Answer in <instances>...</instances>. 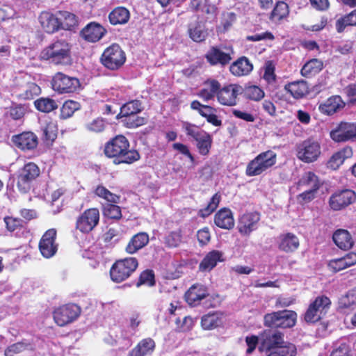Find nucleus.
<instances>
[{
  "label": "nucleus",
  "mask_w": 356,
  "mask_h": 356,
  "mask_svg": "<svg viewBox=\"0 0 356 356\" xmlns=\"http://www.w3.org/2000/svg\"><path fill=\"white\" fill-rule=\"evenodd\" d=\"M51 84L53 89L59 93L74 92L81 87L78 79L67 76L61 72L55 74Z\"/></svg>",
  "instance_id": "f8f14e48"
},
{
  "label": "nucleus",
  "mask_w": 356,
  "mask_h": 356,
  "mask_svg": "<svg viewBox=\"0 0 356 356\" xmlns=\"http://www.w3.org/2000/svg\"><path fill=\"white\" fill-rule=\"evenodd\" d=\"M45 139L48 141H54L57 137L58 129L55 122H50L43 129Z\"/></svg>",
  "instance_id": "bf43d9fd"
},
{
  "label": "nucleus",
  "mask_w": 356,
  "mask_h": 356,
  "mask_svg": "<svg viewBox=\"0 0 356 356\" xmlns=\"http://www.w3.org/2000/svg\"><path fill=\"white\" fill-rule=\"evenodd\" d=\"M99 211L96 208L86 210L76 220V229L83 233L91 232L98 224Z\"/></svg>",
  "instance_id": "a211bd4d"
},
{
  "label": "nucleus",
  "mask_w": 356,
  "mask_h": 356,
  "mask_svg": "<svg viewBox=\"0 0 356 356\" xmlns=\"http://www.w3.org/2000/svg\"><path fill=\"white\" fill-rule=\"evenodd\" d=\"M221 323V315L218 313L208 314L202 317L201 325L204 330L214 329Z\"/></svg>",
  "instance_id": "37998d69"
},
{
  "label": "nucleus",
  "mask_w": 356,
  "mask_h": 356,
  "mask_svg": "<svg viewBox=\"0 0 356 356\" xmlns=\"http://www.w3.org/2000/svg\"><path fill=\"white\" fill-rule=\"evenodd\" d=\"M34 104L38 111L44 113H49L58 108L56 102L50 98H40Z\"/></svg>",
  "instance_id": "09e8293b"
},
{
  "label": "nucleus",
  "mask_w": 356,
  "mask_h": 356,
  "mask_svg": "<svg viewBox=\"0 0 356 356\" xmlns=\"http://www.w3.org/2000/svg\"><path fill=\"white\" fill-rule=\"evenodd\" d=\"M297 314L291 310H283L267 314L264 316V324L270 327L289 328L296 323Z\"/></svg>",
  "instance_id": "20e7f679"
},
{
  "label": "nucleus",
  "mask_w": 356,
  "mask_h": 356,
  "mask_svg": "<svg viewBox=\"0 0 356 356\" xmlns=\"http://www.w3.org/2000/svg\"><path fill=\"white\" fill-rule=\"evenodd\" d=\"M83 38L91 42L99 40L106 33V30L99 24L91 22L82 31Z\"/></svg>",
  "instance_id": "bb28decb"
},
{
  "label": "nucleus",
  "mask_w": 356,
  "mask_h": 356,
  "mask_svg": "<svg viewBox=\"0 0 356 356\" xmlns=\"http://www.w3.org/2000/svg\"><path fill=\"white\" fill-rule=\"evenodd\" d=\"M14 145L23 151L31 150L38 145V138L32 132H24L13 137Z\"/></svg>",
  "instance_id": "393cba45"
},
{
  "label": "nucleus",
  "mask_w": 356,
  "mask_h": 356,
  "mask_svg": "<svg viewBox=\"0 0 356 356\" xmlns=\"http://www.w3.org/2000/svg\"><path fill=\"white\" fill-rule=\"evenodd\" d=\"M142 111L141 104L138 100L130 101L120 108V115L122 117H128L129 115L137 114Z\"/></svg>",
  "instance_id": "49530a36"
},
{
  "label": "nucleus",
  "mask_w": 356,
  "mask_h": 356,
  "mask_svg": "<svg viewBox=\"0 0 356 356\" xmlns=\"http://www.w3.org/2000/svg\"><path fill=\"white\" fill-rule=\"evenodd\" d=\"M106 126L104 119L97 118L86 124V127L88 131L95 133L102 132Z\"/></svg>",
  "instance_id": "4d7b16f0"
},
{
  "label": "nucleus",
  "mask_w": 356,
  "mask_h": 356,
  "mask_svg": "<svg viewBox=\"0 0 356 356\" xmlns=\"http://www.w3.org/2000/svg\"><path fill=\"white\" fill-rule=\"evenodd\" d=\"M106 156L114 159L116 164H131L140 159L139 153L129 148V142L124 136H115L108 142L104 148Z\"/></svg>",
  "instance_id": "f257e3e1"
},
{
  "label": "nucleus",
  "mask_w": 356,
  "mask_h": 356,
  "mask_svg": "<svg viewBox=\"0 0 356 356\" xmlns=\"http://www.w3.org/2000/svg\"><path fill=\"white\" fill-rule=\"evenodd\" d=\"M245 96L253 101H259L264 97V92L257 86H250L245 88Z\"/></svg>",
  "instance_id": "5fc2aeb1"
},
{
  "label": "nucleus",
  "mask_w": 356,
  "mask_h": 356,
  "mask_svg": "<svg viewBox=\"0 0 356 356\" xmlns=\"http://www.w3.org/2000/svg\"><path fill=\"white\" fill-rule=\"evenodd\" d=\"M330 137L335 143L356 141V123L341 122L330 131Z\"/></svg>",
  "instance_id": "6e6552de"
},
{
  "label": "nucleus",
  "mask_w": 356,
  "mask_h": 356,
  "mask_svg": "<svg viewBox=\"0 0 356 356\" xmlns=\"http://www.w3.org/2000/svg\"><path fill=\"white\" fill-rule=\"evenodd\" d=\"M154 284V276L152 270H145L143 271L140 276L138 282L137 283V286H139L142 284H145L147 286H152Z\"/></svg>",
  "instance_id": "0e129e2a"
},
{
  "label": "nucleus",
  "mask_w": 356,
  "mask_h": 356,
  "mask_svg": "<svg viewBox=\"0 0 356 356\" xmlns=\"http://www.w3.org/2000/svg\"><path fill=\"white\" fill-rule=\"evenodd\" d=\"M302 191V193L298 195L297 200L300 203L304 204L314 200L318 190L305 189Z\"/></svg>",
  "instance_id": "e2e57ef3"
},
{
  "label": "nucleus",
  "mask_w": 356,
  "mask_h": 356,
  "mask_svg": "<svg viewBox=\"0 0 356 356\" xmlns=\"http://www.w3.org/2000/svg\"><path fill=\"white\" fill-rule=\"evenodd\" d=\"M80 108V104L79 102L73 100L66 101L60 111V116L62 118L66 119L71 117L74 113Z\"/></svg>",
  "instance_id": "3c124183"
},
{
  "label": "nucleus",
  "mask_w": 356,
  "mask_h": 356,
  "mask_svg": "<svg viewBox=\"0 0 356 356\" xmlns=\"http://www.w3.org/2000/svg\"><path fill=\"white\" fill-rule=\"evenodd\" d=\"M345 106V102L339 95H334L327 99L318 106V110L323 114L331 115L340 111Z\"/></svg>",
  "instance_id": "b1692460"
},
{
  "label": "nucleus",
  "mask_w": 356,
  "mask_h": 356,
  "mask_svg": "<svg viewBox=\"0 0 356 356\" xmlns=\"http://www.w3.org/2000/svg\"><path fill=\"white\" fill-rule=\"evenodd\" d=\"M57 13L60 29L71 30L77 25L78 21L74 14L66 10Z\"/></svg>",
  "instance_id": "e433bc0d"
},
{
  "label": "nucleus",
  "mask_w": 356,
  "mask_h": 356,
  "mask_svg": "<svg viewBox=\"0 0 356 356\" xmlns=\"http://www.w3.org/2000/svg\"><path fill=\"white\" fill-rule=\"evenodd\" d=\"M220 196L218 193H216L211 197V199L209 201L207 206L205 208L200 210V215L203 218H205V217H207L208 216H209L218 207V206L220 203Z\"/></svg>",
  "instance_id": "864d4df0"
},
{
  "label": "nucleus",
  "mask_w": 356,
  "mask_h": 356,
  "mask_svg": "<svg viewBox=\"0 0 356 356\" xmlns=\"http://www.w3.org/2000/svg\"><path fill=\"white\" fill-rule=\"evenodd\" d=\"M101 60L106 68L115 70L124 63L126 56L118 44H113L104 51Z\"/></svg>",
  "instance_id": "0eeeda50"
},
{
  "label": "nucleus",
  "mask_w": 356,
  "mask_h": 356,
  "mask_svg": "<svg viewBox=\"0 0 356 356\" xmlns=\"http://www.w3.org/2000/svg\"><path fill=\"white\" fill-rule=\"evenodd\" d=\"M71 49L65 40H57L43 49L40 58L54 65H68L72 63Z\"/></svg>",
  "instance_id": "f03ea898"
},
{
  "label": "nucleus",
  "mask_w": 356,
  "mask_h": 356,
  "mask_svg": "<svg viewBox=\"0 0 356 356\" xmlns=\"http://www.w3.org/2000/svg\"><path fill=\"white\" fill-rule=\"evenodd\" d=\"M129 12L124 7L115 8L108 15L110 22L113 25L126 24L129 19Z\"/></svg>",
  "instance_id": "58836bf2"
},
{
  "label": "nucleus",
  "mask_w": 356,
  "mask_h": 356,
  "mask_svg": "<svg viewBox=\"0 0 356 356\" xmlns=\"http://www.w3.org/2000/svg\"><path fill=\"white\" fill-rule=\"evenodd\" d=\"M188 32L190 38L196 42L204 40L208 35L204 24L199 22L191 24Z\"/></svg>",
  "instance_id": "ea45409f"
},
{
  "label": "nucleus",
  "mask_w": 356,
  "mask_h": 356,
  "mask_svg": "<svg viewBox=\"0 0 356 356\" xmlns=\"http://www.w3.org/2000/svg\"><path fill=\"white\" fill-rule=\"evenodd\" d=\"M138 265V261L134 257L117 261L110 270L111 280L117 283L125 280L136 270Z\"/></svg>",
  "instance_id": "39448f33"
},
{
  "label": "nucleus",
  "mask_w": 356,
  "mask_h": 356,
  "mask_svg": "<svg viewBox=\"0 0 356 356\" xmlns=\"http://www.w3.org/2000/svg\"><path fill=\"white\" fill-rule=\"evenodd\" d=\"M197 238L201 245H207L211 239L209 228L204 227L200 229L197 233Z\"/></svg>",
  "instance_id": "774afa93"
},
{
  "label": "nucleus",
  "mask_w": 356,
  "mask_h": 356,
  "mask_svg": "<svg viewBox=\"0 0 356 356\" xmlns=\"http://www.w3.org/2000/svg\"><path fill=\"white\" fill-rule=\"evenodd\" d=\"M181 241V234L179 230L168 234L165 238V243L169 247H177Z\"/></svg>",
  "instance_id": "052dcab7"
},
{
  "label": "nucleus",
  "mask_w": 356,
  "mask_h": 356,
  "mask_svg": "<svg viewBox=\"0 0 356 356\" xmlns=\"http://www.w3.org/2000/svg\"><path fill=\"white\" fill-rule=\"evenodd\" d=\"M353 149L350 146H346L334 152L327 162V168L332 170H338L343 165L346 159L353 156Z\"/></svg>",
  "instance_id": "4be33fe9"
},
{
  "label": "nucleus",
  "mask_w": 356,
  "mask_h": 356,
  "mask_svg": "<svg viewBox=\"0 0 356 356\" xmlns=\"http://www.w3.org/2000/svg\"><path fill=\"white\" fill-rule=\"evenodd\" d=\"M259 220V214L257 212L244 213L241 216L238 220V232L242 235H249L257 228Z\"/></svg>",
  "instance_id": "aec40b11"
},
{
  "label": "nucleus",
  "mask_w": 356,
  "mask_h": 356,
  "mask_svg": "<svg viewBox=\"0 0 356 356\" xmlns=\"http://www.w3.org/2000/svg\"><path fill=\"white\" fill-rule=\"evenodd\" d=\"M223 261V254L219 250H212L207 253L199 265L202 272H209L214 268L218 262Z\"/></svg>",
  "instance_id": "cd10ccee"
},
{
  "label": "nucleus",
  "mask_w": 356,
  "mask_h": 356,
  "mask_svg": "<svg viewBox=\"0 0 356 356\" xmlns=\"http://www.w3.org/2000/svg\"><path fill=\"white\" fill-rule=\"evenodd\" d=\"M220 83L216 79H208L204 83L203 87L197 93V96L203 101L208 102L217 98Z\"/></svg>",
  "instance_id": "a878e982"
},
{
  "label": "nucleus",
  "mask_w": 356,
  "mask_h": 356,
  "mask_svg": "<svg viewBox=\"0 0 356 356\" xmlns=\"http://www.w3.org/2000/svg\"><path fill=\"white\" fill-rule=\"evenodd\" d=\"M328 267L334 273L347 268L343 257L330 260L328 263Z\"/></svg>",
  "instance_id": "69168bd1"
},
{
  "label": "nucleus",
  "mask_w": 356,
  "mask_h": 356,
  "mask_svg": "<svg viewBox=\"0 0 356 356\" xmlns=\"http://www.w3.org/2000/svg\"><path fill=\"white\" fill-rule=\"evenodd\" d=\"M81 313L80 307L75 304H68L57 308L54 312V319L59 326H64L75 321Z\"/></svg>",
  "instance_id": "2eb2a0df"
},
{
  "label": "nucleus",
  "mask_w": 356,
  "mask_h": 356,
  "mask_svg": "<svg viewBox=\"0 0 356 356\" xmlns=\"http://www.w3.org/2000/svg\"><path fill=\"white\" fill-rule=\"evenodd\" d=\"M332 239L336 245L341 250H349L353 244V240L350 234L346 229H338L332 236Z\"/></svg>",
  "instance_id": "2f4dec72"
},
{
  "label": "nucleus",
  "mask_w": 356,
  "mask_h": 356,
  "mask_svg": "<svg viewBox=\"0 0 356 356\" xmlns=\"http://www.w3.org/2000/svg\"><path fill=\"white\" fill-rule=\"evenodd\" d=\"M289 14V8L284 1H278L270 14V19L278 22L286 19Z\"/></svg>",
  "instance_id": "a19ab883"
},
{
  "label": "nucleus",
  "mask_w": 356,
  "mask_h": 356,
  "mask_svg": "<svg viewBox=\"0 0 356 356\" xmlns=\"http://www.w3.org/2000/svg\"><path fill=\"white\" fill-rule=\"evenodd\" d=\"M322 61L318 59H312L306 63L301 69V74L306 77L312 76L318 74L323 69Z\"/></svg>",
  "instance_id": "79ce46f5"
},
{
  "label": "nucleus",
  "mask_w": 356,
  "mask_h": 356,
  "mask_svg": "<svg viewBox=\"0 0 356 356\" xmlns=\"http://www.w3.org/2000/svg\"><path fill=\"white\" fill-rule=\"evenodd\" d=\"M209 295L206 286L202 284H193L185 293L186 301L191 306L198 305L201 300Z\"/></svg>",
  "instance_id": "5701e85b"
},
{
  "label": "nucleus",
  "mask_w": 356,
  "mask_h": 356,
  "mask_svg": "<svg viewBox=\"0 0 356 356\" xmlns=\"http://www.w3.org/2000/svg\"><path fill=\"white\" fill-rule=\"evenodd\" d=\"M277 155L271 150H268L258 154L251 161L246 168L248 176L261 175L276 163Z\"/></svg>",
  "instance_id": "7ed1b4c3"
},
{
  "label": "nucleus",
  "mask_w": 356,
  "mask_h": 356,
  "mask_svg": "<svg viewBox=\"0 0 356 356\" xmlns=\"http://www.w3.org/2000/svg\"><path fill=\"white\" fill-rule=\"evenodd\" d=\"M183 128L186 135L191 136L195 140L198 139V138H200L202 134L206 132L197 126L187 122L184 123Z\"/></svg>",
  "instance_id": "6e6d98bb"
},
{
  "label": "nucleus",
  "mask_w": 356,
  "mask_h": 356,
  "mask_svg": "<svg viewBox=\"0 0 356 356\" xmlns=\"http://www.w3.org/2000/svg\"><path fill=\"white\" fill-rule=\"evenodd\" d=\"M195 141L199 153L203 156L209 154L212 144L211 136L205 132Z\"/></svg>",
  "instance_id": "a18cd8bd"
},
{
  "label": "nucleus",
  "mask_w": 356,
  "mask_h": 356,
  "mask_svg": "<svg viewBox=\"0 0 356 356\" xmlns=\"http://www.w3.org/2000/svg\"><path fill=\"white\" fill-rule=\"evenodd\" d=\"M300 243L298 238L292 233L281 234L278 238V247L285 252H292L297 250Z\"/></svg>",
  "instance_id": "7c9ffc66"
},
{
  "label": "nucleus",
  "mask_w": 356,
  "mask_h": 356,
  "mask_svg": "<svg viewBox=\"0 0 356 356\" xmlns=\"http://www.w3.org/2000/svg\"><path fill=\"white\" fill-rule=\"evenodd\" d=\"M39 22L42 29L47 33H54L60 29L58 13H41L39 16Z\"/></svg>",
  "instance_id": "412c9836"
},
{
  "label": "nucleus",
  "mask_w": 356,
  "mask_h": 356,
  "mask_svg": "<svg viewBox=\"0 0 356 356\" xmlns=\"http://www.w3.org/2000/svg\"><path fill=\"white\" fill-rule=\"evenodd\" d=\"M40 175V169L34 163H28L19 170L17 186L22 193L27 192L31 188V183Z\"/></svg>",
  "instance_id": "ddd939ff"
},
{
  "label": "nucleus",
  "mask_w": 356,
  "mask_h": 356,
  "mask_svg": "<svg viewBox=\"0 0 356 356\" xmlns=\"http://www.w3.org/2000/svg\"><path fill=\"white\" fill-rule=\"evenodd\" d=\"M234 51L232 46L220 45L212 47L207 53L206 58L212 65L228 64L233 58Z\"/></svg>",
  "instance_id": "9d476101"
},
{
  "label": "nucleus",
  "mask_w": 356,
  "mask_h": 356,
  "mask_svg": "<svg viewBox=\"0 0 356 356\" xmlns=\"http://www.w3.org/2000/svg\"><path fill=\"white\" fill-rule=\"evenodd\" d=\"M348 26H356V9L336 22V29L339 33L343 32Z\"/></svg>",
  "instance_id": "de8ad7c7"
},
{
  "label": "nucleus",
  "mask_w": 356,
  "mask_h": 356,
  "mask_svg": "<svg viewBox=\"0 0 356 356\" xmlns=\"http://www.w3.org/2000/svg\"><path fill=\"white\" fill-rule=\"evenodd\" d=\"M115 203L108 204L104 207V215L112 219H120L122 217L121 209Z\"/></svg>",
  "instance_id": "13d9d810"
},
{
  "label": "nucleus",
  "mask_w": 356,
  "mask_h": 356,
  "mask_svg": "<svg viewBox=\"0 0 356 356\" xmlns=\"http://www.w3.org/2000/svg\"><path fill=\"white\" fill-rule=\"evenodd\" d=\"M339 307L344 312L356 308V289L350 290L339 300Z\"/></svg>",
  "instance_id": "c9c22d12"
},
{
  "label": "nucleus",
  "mask_w": 356,
  "mask_h": 356,
  "mask_svg": "<svg viewBox=\"0 0 356 356\" xmlns=\"http://www.w3.org/2000/svg\"><path fill=\"white\" fill-rule=\"evenodd\" d=\"M231 73L236 76H242L248 74L252 70V65L245 57L238 59L233 63L229 67Z\"/></svg>",
  "instance_id": "f704fd0d"
},
{
  "label": "nucleus",
  "mask_w": 356,
  "mask_h": 356,
  "mask_svg": "<svg viewBox=\"0 0 356 356\" xmlns=\"http://www.w3.org/2000/svg\"><path fill=\"white\" fill-rule=\"evenodd\" d=\"M321 154V147L317 140L307 139L297 145V158L304 163H313L318 160Z\"/></svg>",
  "instance_id": "423d86ee"
},
{
  "label": "nucleus",
  "mask_w": 356,
  "mask_h": 356,
  "mask_svg": "<svg viewBox=\"0 0 356 356\" xmlns=\"http://www.w3.org/2000/svg\"><path fill=\"white\" fill-rule=\"evenodd\" d=\"M149 242V236L145 232H140L134 235L126 247L129 254H134L145 247Z\"/></svg>",
  "instance_id": "72a5a7b5"
},
{
  "label": "nucleus",
  "mask_w": 356,
  "mask_h": 356,
  "mask_svg": "<svg viewBox=\"0 0 356 356\" xmlns=\"http://www.w3.org/2000/svg\"><path fill=\"white\" fill-rule=\"evenodd\" d=\"M243 91L242 86L238 84L231 83L223 87L220 86L217 101L220 105L234 106L237 104L238 97Z\"/></svg>",
  "instance_id": "4468645a"
},
{
  "label": "nucleus",
  "mask_w": 356,
  "mask_h": 356,
  "mask_svg": "<svg viewBox=\"0 0 356 356\" xmlns=\"http://www.w3.org/2000/svg\"><path fill=\"white\" fill-rule=\"evenodd\" d=\"M95 194L111 203H118L120 199V196L111 193L102 185L97 186L95 190Z\"/></svg>",
  "instance_id": "8fccbe9b"
},
{
  "label": "nucleus",
  "mask_w": 356,
  "mask_h": 356,
  "mask_svg": "<svg viewBox=\"0 0 356 356\" xmlns=\"http://www.w3.org/2000/svg\"><path fill=\"white\" fill-rule=\"evenodd\" d=\"M30 80L31 77L28 75H24L17 79V86L14 89V93L19 99H31L40 95V88Z\"/></svg>",
  "instance_id": "1a4fd4ad"
},
{
  "label": "nucleus",
  "mask_w": 356,
  "mask_h": 356,
  "mask_svg": "<svg viewBox=\"0 0 356 356\" xmlns=\"http://www.w3.org/2000/svg\"><path fill=\"white\" fill-rule=\"evenodd\" d=\"M191 108L193 110L197 111L199 114L206 118L207 115L216 113V110L213 107L208 105L202 104L200 102L195 100L191 104Z\"/></svg>",
  "instance_id": "603ef678"
},
{
  "label": "nucleus",
  "mask_w": 356,
  "mask_h": 356,
  "mask_svg": "<svg viewBox=\"0 0 356 356\" xmlns=\"http://www.w3.org/2000/svg\"><path fill=\"white\" fill-rule=\"evenodd\" d=\"M29 345L22 342L14 343L8 347L5 350V356H14L15 354L19 353L24 350L28 349Z\"/></svg>",
  "instance_id": "680f3d73"
},
{
  "label": "nucleus",
  "mask_w": 356,
  "mask_h": 356,
  "mask_svg": "<svg viewBox=\"0 0 356 356\" xmlns=\"http://www.w3.org/2000/svg\"><path fill=\"white\" fill-rule=\"evenodd\" d=\"M284 343L283 335L276 330H265L259 335V350L261 352H269Z\"/></svg>",
  "instance_id": "f3484780"
},
{
  "label": "nucleus",
  "mask_w": 356,
  "mask_h": 356,
  "mask_svg": "<svg viewBox=\"0 0 356 356\" xmlns=\"http://www.w3.org/2000/svg\"><path fill=\"white\" fill-rule=\"evenodd\" d=\"M356 201V193L350 189L338 191L329 198V206L333 211H341Z\"/></svg>",
  "instance_id": "dca6fc26"
},
{
  "label": "nucleus",
  "mask_w": 356,
  "mask_h": 356,
  "mask_svg": "<svg viewBox=\"0 0 356 356\" xmlns=\"http://www.w3.org/2000/svg\"><path fill=\"white\" fill-rule=\"evenodd\" d=\"M215 225L224 229H230L234 226V219L232 211L227 208L219 210L214 217Z\"/></svg>",
  "instance_id": "c756f323"
},
{
  "label": "nucleus",
  "mask_w": 356,
  "mask_h": 356,
  "mask_svg": "<svg viewBox=\"0 0 356 356\" xmlns=\"http://www.w3.org/2000/svg\"><path fill=\"white\" fill-rule=\"evenodd\" d=\"M296 353L297 350L294 344L284 341L282 345H280L275 350H271L268 356H296Z\"/></svg>",
  "instance_id": "c03bdc74"
},
{
  "label": "nucleus",
  "mask_w": 356,
  "mask_h": 356,
  "mask_svg": "<svg viewBox=\"0 0 356 356\" xmlns=\"http://www.w3.org/2000/svg\"><path fill=\"white\" fill-rule=\"evenodd\" d=\"M320 182L318 177L312 172H305L292 190L302 191L305 189L318 190Z\"/></svg>",
  "instance_id": "c85d7f7f"
},
{
  "label": "nucleus",
  "mask_w": 356,
  "mask_h": 356,
  "mask_svg": "<svg viewBox=\"0 0 356 356\" xmlns=\"http://www.w3.org/2000/svg\"><path fill=\"white\" fill-rule=\"evenodd\" d=\"M127 127L130 128L141 126L145 123V119L138 117L136 114L129 115L125 119Z\"/></svg>",
  "instance_id": "338daca9"
},
{
  "label": "nucleus",
  "mask_w": 356,
  "mask_h": 356,
  "mask_svg": "<svg viewBox=\"0 0 356 356\" xmlns=\"http://www.w3.org/2000/svg\"><path fill=\"white\" fill-rule=\"evenodd\" d=\"M331 302L326 296H318L308 307L305 314V320L307 323L319 321L326 313Z\"/></svg>",
  "instance_id": "9b49d317"
},
{
  "label": "nucleus",
  "mask_w": 356,
  "mask_h": 356,
  "mask_svg": "<svg viewBox=\"0 0 356 356\" xmlns=\"http://www.w3.org/2000/svg\"><path fill=\"white\" fill-rule=\"evenodd\" d=\"M155 348V342L151 338L141 340L129 353V356H145L151 355Z\"/></svg>",
  "instance_id": "473e14b6"
},
{
  "label": "nucleus",
  "mask_w": 356,
  "mask_h": 356,
  "mask_svg": "<svg viewBox=\"0 0 356 356\" xmlns=\"http://www.w3.org/2000/svg\"><path fill=\"white\" fill-rule=\"evenodd\" d=\"M56 238L55 229H49L42 235L39 242V250L44 258H51L56 253L58 244L56 242Z\"/></svg>",
  "instance_id": "6ab92c4d"
},
{
  "label": "nucleus",
  "mask_w": 356,
  "mask_h": 356,
  "mask_svg": "<svg viewBox=\"0 0 356 356\" xmlns=\"http://www.w3.org/2000/svg\"><path fill=\"white\" fill-rule=\"evenodd\" d=\"M285 89L296 99L303 97L309 90L307 83L304 81L289 83L285 86Z\"/></svg>",
  "instance_id": "4c0bfd02"
}]
</instances>
